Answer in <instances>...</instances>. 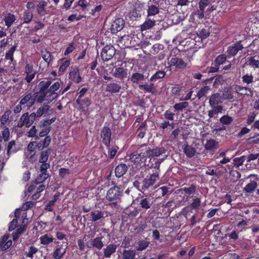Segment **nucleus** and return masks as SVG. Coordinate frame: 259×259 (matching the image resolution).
Here are the masks:
<instances>
[{"label":"nucleus","mask_w":259,"mask_h":259,"mask_svg":"<svg viewBox=\"0 0 259 259\" xmlns=\"http://www.w3.org/2000/svg\"><path fill=\"white\" fill-rule=\"evenodd\" d=\"M51 83L52 81L49 80L41 81L39 83V91L35 92L38 93L37 102L41 103L46 101L49 103L57 98V94L56 91L59 89L60 83L59 82H56L51 85Z\"/></svg>","instance_id":"1"},{"label":"nucleus","mask_w":259,"mask_h":259,"mask_svg":"<svg viewBox=\"0 0 259 259\" xmlns=\"http://www.w3.org/2000/svg\"><path fill=\"white\" fill-rule=\"evenodd\" d=\"M148 157H149V155L146 144L139 145L135 151L129 154L131 161L140 166L145 165Z\"/></svg>","instance_id":"2"},{"label":"nucleus","mask_w":259,"mask_h":259,"mask_svg":"<svg viewBox=\"0 0 259 259\" xmlns=\"http://www.w3.org/2000/svg\"><path fill=\"white\" fill-rule=\"evenodd\" d=\"M123 195L121 188L116 186L110 188L107 192L106 199L111 202L109 205L112 208H116L117 203L121 202V197Z\"/></svg>","instance_id":"3"},{"label":"nucleus","mask_w":259,"mask_h":259,"mask_svg":"<svg viewBox=\"0 0 259 259\" xmlns=\"http://www.w3.org/2000/svg\"><path fill=\"white\" fill-rule=\"evenodd\" d=\"M160 0H149L147 4V16L150 18L160 13L162 9L160 6Z\"/></svg>","instance_id":"4"},{"label":"nucleus","mask_w":259,"mask_h":259,"mask_svg":"<svg viewBox=\"0 0 259 259\" xmlns=\"http://www.w3.org/2000/svg\"><path fill=\"white\" fill-rule=\"evenodd\" d=\"M34 116V112L30 114L28 112L23 114L18 121L17 126L18 127H22L24 126L26 127H30L36 120Z\"/></svg>","instance_id":"5"},{"label":"nucleus","mask_w":259,"mask_h":259,"mask_svg":"<svg viewBox=\"0 0 259 259\" xmlns=\"http://www.w3.org/2000/svg\"><path fill=\"white\" fill-rule=\"evenodd\" d=\"M76 103L78 105L79 110L85 114H89L90 106L92 104V99L90 94L85 98H79L76 99Z\"/></svg>","instance_id":"6"},{"label":"nucleus","mask_w":259,"mask_h":259,"mask_svg":"<svg viewBox=\"0 0 259 259\" xmlns=\"http://www.w3.org/2000/svg\"><path fill=\"white\" fill-rule=\"evenodd\" d=\"M38 94L35 92L33 94L31 93L24 94L19 102L20 104L24 106V107L26 106L27 108H30L34 104L35 101H36L38 98Z\"/></svg>","instance_id":"7"},{"label":"nucleus","mask_w":259,"mask_h":259,"mask_svg":"<svg viewBox=\"0 0 259 259\" xmlns=\"http://www.w3.org/2000/svg\"><path fill=\"white\" fill-rule=\"evenodd\" d=\"M159 179V173L156 172L150 176H147L142 181V189L144 191L148 190Z\"/></svg>","instance_id":"8"},{"label":"nucleus","mask_w":259,"mask_h":259,"mask_svg":"<svg viewBox=\"0 0 259 259\" xmlns=\"http://www.w3.org/2000/svg\"><path fill=\"white\" fill-rule=\"evenodd\" d=\"M115 53L116 50L113 45H107L103 48L101 56L103 61H107L113 57Z\"/></svg>","instance_id":"9"},{"label":"nucleus","mask_w":259,"mask_h":259,"mask_svg":"<svg viewBox=\"0 0 259 259\" xmlns=\"http://www.w3.org/2000/svg\"><path fill=\"white\" fill-rule=\"evenodd\" d=\"M244 40H239L228 47L227 53L229 58L235 56L239 51L244 48L243 42Z\"/></svg>","instance_id":"10"},{"label":"nucleus","mask_w":259,"mask_h":259,"mask_svg":"<svg viewBox=\"0 0 259 259\" xmlns=\"http://www.w3.org/2000/svg\"><path fill=\"white\" fill-rule=\"evenodd\" d=\"M126 62H123L120 66L118 67H114L115 70L113 73V76L120 80L126 78L127 76L128 72L127 68H124V67L126 66Z\"/></svg>","instance_id":"11"},{"label":"nucleus","mask_w":259,"mask_h":259,"mask_svg":"<svg viewBox=\"0 0 259 259\" xmlns=\"http://www.w3.org/2000/svg\"><path fill=\"white\" fill-rule=\"evenodd\" d=\"M101 138L103 144L106 146L109 147V144L111 143L112 132L108 126H104L101 131Z\"/></svg>","instance_id":"12"},{"label":"nucleus","mask_w":259,"mask_h":259,"mask_svg":"<svg viewBox=\"0 0 259 259\" xmlns=\"http://www.w3.org/2000/svg\"><path fill=\"white\" fill-rule=\"evenodd\" d=\"M124 26V21L122 18L116 19L112 22L110 26V30L112 33H116L122 30Z\"/></svg>","instance_id":"13"},{"label":"nucleus","mask_w":259,"mask_h":259,"mask_svg":"<svg viewBox=\"0 0 259 259\" xmlns=\"http://www.w3.org/2000/svg\"><path fill=\"white\" fill-rule=\"evenodd\" d=\"M163 65H157V71L150 77L149 81L152 82H155L156 81L163 78L166 76V71L162 70Z\"/></svg>","instance_id":"14"},{"label":"nucleus","mask_w":259,"mask_h":259,"mask_svg":"<svg viewBox=\"0 0 259 259\" xmlns=\"http://www.w3.org/2000/svg\"><path fill=\"white\" fill-rule=\"evenodd\" d=\"M48 3L44 1L38 2L36 5L37 13L40 16H44L50 13L47 7Z\"/></svg>","instance_id":"15"},{"label":"nucleus","mask_w":259,"mask_h":259,"mask_svg":"<svg viewBox=\"0 0 259 259\" xmlns=\"http://www.w3.org/2000/svg\"><path fill=\"white\" fill-rule=\"evenodd\" d=\"M69 78L75 83H79L81 80V77L79 74V69L77 67H71Z\"/></svg>","instance_id":"16"},{"label":"nucleus","mask_w":259,"mask_h":259,"mask_svg":"<svg viewBox=\"0 0 259 259\" xmlns=\"http://www.w3.org/2000/svg\"><path fill=\"white\" fill-rule=\"evenodd\" d=\"M149 157H158L160 155L166 152L165 149L163 147H156L155 148L151 149L147 146Z\"/></svg>","instance_id":"17"},{"label":"nucleus","mask_w":259,"mask_h":259,"mask_svg":"<svg viewBox=\"0 0 259 259\" xmlns=\"http://www.w3.org/2000/svg\"><path fill=\"white\" fill-rule=\"evenodd\" d=\"M128 167L125 163H120L115 168V175L117 178L122 177L127 171Z\"/></svg>","instance_id":"18"},{"label":"nucleus","mask_w":259,"mask_h":259,"mask_svg":"<svg viewBox=\"0 0 259 259\" xmlns=\"http://www.w3.org/2000/svg\"><path fill=\"white\" fill-rule=\"evenodd\" d=\"M12 245V241L11 239H9V236L4 235L0 240V248L3 251L7 250Z\"/></svg>","instance_id":"19"},{"label":"nucleus","mask_w":259,"mask_h":259,"mask_svg":"<svg viewBox=\"0 0 259 259\" xmlns=\"http://www.w3.org/2000/svg\"><path fill=\"white\" fill-rule=\"evenodd\" d=\"M121 89V85L116 82H111L107 84L106 92L110 94H116L118 93Z\"/></svg>","instance_id":"20"},{"label":"nucleus","mask_w":259,"mask_h":259,"mask_svg":"<svg viewBox=\"0 0 259 259\" xmlns=\"http://www.w3.org/2000/svg\"><path fill=\"white\" fill-rule=\"evenodd\" d=\"M222 103V98L219 93H216L212 94L209 98V104L210 107L215 106Z\"/></svg>","instance_id":"21"},{"label":"nucleus","mask_w":259,"mask_h":259,"mask_svg":"<svg viewBox=\"0 0 259 259\" xmlns=\"http://www.w3.org/2000/svg\"><path fill=\"white\" fill-rule=\"evenodd\" d=\"M147 77L148 76H146L143 73L135 72L133 73L129 79L133 83L138 84Z\"/></svg>","instance_id":"22"},{"label":"nucleus","mask_w":259,"mask_h":259,"mask_svg":"<svg viewBox=\"0 0 259 259\" xmlns=\"http://www.w3.org/2000/svg\"><path fill=\"white\" fill-rule=\"evenodd\" d=\"M183 149L184 153L188 158L193 157L196 152V149L188 144H184Z\"/></svg>","instance_id":"23"},{"label":"nucleus","mask_w":259,"mask_h":259,"mask_svg":"<svg viewBox=\"0 0 259 259\" xmlns=\"http://www.w3.org/2000/svg\"><path fill=\"white\" fill-rule=\"evenodd\" d=\"M142 7L140 5L135 6L130 12V17L132 19L136 20L139 17H141L142 15Z\"/></svg>","instance_id":"24"},{"label":"nucleus","mask_w":259,"mask_h":259,"mask_svg":"<svg viewBox=\"0 0 259 259\" xmlns=\"http://www.w3.org/2000/svg\"><path fill=\"white\" fill-rule=\"evenodd\" d=\"M117 246L114 244H110L104 249V256L106 258H109L111 255L115 252Z\"/></svg>","instance_id":"25"},{"label":"nucleus","mask_w":259,"mask_h":259,"mask_svg":"<svg viewBox=\"0 0 259 259\" xmlns=\"http://www.w3.org/2000/svg\"><path fill=\"white\" fill-rule=\"evenodd\" d=\"M257 186V182L251 180L250 183H248L243 188V191L246 193L252 194L255 191Z\"/></svg>","instance_id":"26"},{"label":"nucleus","mask_w":259,"mask_h":259,"mask_svg":"<svg viewBox=\"0 0 259 259\" xmlns=\"http://www.w3.org/2000/svg\"><path fill=\"white\" fill-rule=\"evenodd\" d=\"M156 21L148 18L143 24L141 25V30L143 31L148 30L155 25Z\"/></svg>","instance_id":"27"},{"label":"nucleus","mask_w":259,"mask_h":259,"mask_svg":"<svg viewBox=\"0 0 259 259\" xmlns=\"http://www.w3.org/2000/svg\"><path fill=\"white\" fill-rule=\"evenodd\" d=\"M3 20L5 25L9 28L16 20V17L14 14L9 13L5 15Z\"/></svg>","instance_id":"28"},{"label":"nucleus","mask_w":259,"mask_h":259,"mask_svg":"<svg viewBox=\"0 0 259 259\" xmlns=\"http://www.w3.org/2000/svg\"><path fill=\"white\" fill-rule=\"evenodd\" d=\"M218 143L213 139H209L206 141L204 145L205 150L214 151L218 147Z\"/></svg>","instance_id":"29"},{"label":"nucleus","mask_w":259,"mask_h":259,"mask_svg":"<svg viewBox=\"0 0 259 259\" xmlns=\"http://www.w3.org/2000/svg\"><path fill=\"white\" fill-rule=\"evenodd\" d=\"M136 251L134 249L124 250L122 253V259H135Z\"/></svg>","instance_id":"30"},{"label":"nucleus","mask_w":259,"mask_h":259,"mask_svg":"<svg viewBox=\"0 0 259 259\" xmlns=\"http://www.w3.org/2000/svg\"><path fill=\"white\" fill-rule=\"evenodd\" d=\"M108 149V153L109 158L110 159H113L116 155L117 151L119 149L118 147L115 145L111 146L110 144H109V147H106Z\"/></svg>","instance_id":"31"},{"label":"nucleus","mask_w":259,"mask_h":259,"mask_svg":"<svg viewBox=\"0 0 259 259\" xmlns=\"http://www.w3.org/2000/svg\"><path fill=\"white\" fill-rule=\"evenodd\" d=\"M33 18V13L30 10H26L24 12L22 20L23 21V23L29 24L30 23Z\"/></svg>","instance_id":"32"},{"label":"nucleus","mask_w":259,"mask_h":259,"mask_svg":"<svg viewBox=\"0 0 259 259\" xmlns=\"http://www.w3.org/2000/svg\"><path fill=\"white\" fill-rule=\"evenodd\" d=\"M139 205L142 208L147 210L151 207V200L149 198L143 197L139 202Z\"/></svg>","instance_id":"33"},{"label":"nucleus","mask_w":259,"mask_h":259,"mask_svg":"<svg viewBox=\"0 0 259 259\" xmlns=\"http://www.w3.org/2000/svg\"><path fill=\"white\" fill-rule=\"evenodd\" d=\"M234 89L235 90V92L241 95H245L246 94V93L244 92V91H248L250 93H252L253 91L251 88L247 87H242L239 85H236L234 87Z\"/></svg>","instance_id":"34"},{"label":"nucleus","mask_w":259,"mask_h":259,"mask_svg":"<svg viewBox=\"0 0 259 259\" xmlns=\"http://www.w3.org/2000/svg\"><path fill=\"white\" fill-rule=\"evenodd\" d=\"M49 109V106L48 105H44L40 107L37 110L36 112H34L35 118L36 119L40 117L44 113H46Z\"/></svg>","instance_id":"35"},{"label":"nucleus","mask_w":259,"mask_h":259,"mask_svg":"<svg viewBox=\"0 0 259 259\" xmlns=\"http://www.w3.org/2000/svg\"><path fill=\"white\" fill-rule=\"evenodd\" d=\"M196 186L192 184L189 187H184L179 190L180 192H185L189 196L195 193L196 191Z\"/></svg>","instance_id":"36"},{"label":"nucleus","mask_w":259,"mask_h":259,"mask_svg":"<svg viewBox=\"0 0 259 259\" xmlns=\"http://www.w3.org/2000/svg\"><path fill=\"white\" fill-rule=\"evenodd\" d=\"M103 236L98 237L94 239L91 243V246L97 248L98 250H100L103 246V243L102 241Z\"/></svg>","instance_id":"37"},{"label":"nucleus","mask_w":259,"mask_h":259,"mask_svg":"<svg viewBox=\"0 0 259 259\" xmlns=\"http://www.w3.org/2000/svg\"><path fill=\"white\" fill-rule=\"evenodd\" d=\"M52 152L51 148H48L46 150L42 151L40 153V158L39 159V162H45L48 160L49 156Z\"/></svg>","instance_id":"38"},{"label":"nucleus","mask_w":259,"mask_h":259,"mask_svg":"<svg viewBox=\"0 0 259 259\" xmlns=\"http://www.w3.org/2000/svg\"><path fill=\"white\" fill-rule=\"evenodd\" d=\"M90 214L92 220L94 222H96L104 217V212L98 210L91 211Z\"/></svg>","instance_id":"39"},{"label":"nucleus","mask_w":259,"mask_h":259,"mask_svg":"<svg viewBox=\"0 0 259 259\" xmlns=\"http://www.w3.org/2000/svg\"><path fill=\"white\" fill-rule=\"evenodd\" d=\"M41 54L42 59L46 62L47 63L48 66H49L51 61L52 60V57L51 53L46 49H44L41 50Z\"/></svg>","instance_id":"40"},{"label":"nucleus","mask_w":259,"mask_h":259,"mask_svg":"<svg viewBox=\"0 0 259 259\" xmlns=\"http://www.w3.org/2000/svg\"><path fill=\"white\" fill-rule=\"evenodd\" d=\"M51 141V137L50 136H46L42 141H39L38 144V149L42 150L44 148L48 147Z\"/></svg>","instance_id":"41"},{"label":"nucleus","mask_w":259,"mask_h":259,"mask_svg":"<svg viewBox=\"0 0 259 259\" xmlns=\"http://www.w3.org/2000/svg\"><path fill=\"white\" fill-rule=\"evenodd\" d=\"M150 242L142 240L137 242V246H136V249L138 251H143L145 250L149 246Z\"/></svg>","instance_id":"42"},{"label":"nucleus","mask_w":259,"mask_h":259,"mask_svg":"<svg viewBox=\"0 0 259 259\" xmlns=\"http://www.w3.org/2000/svg\"><path fill=\"white\" fill-rule=\"evenodd\" d=\"M201 205L200 197H196L192 199V202L189 204V206L192 209L198 210Z\"/></svg>","instance_id":"43"},{"label":"nucleus","mask_w":259,"mask_h":259,"mask_svg":"<svg viewBox=\"0 0 259 259\" xmlns=\"http://www.w3.org/2000/svg\"><path fill=\"white\" fill-rule=\"evenodd\" d=\"M65 254V248L63 247V245L60 247H57L54 252L53 256L55 259H60Z\"/></svg>","instance_id":"44"},{"label":"nucleus","mask_w":259,"mask_h":259,"mask_svg":"<svg viewBox=\"0 0 259 259\" xmlns=\"http://www.w3.org/2000/svg\"><path fill=\"white\" fill-rule=\"evenodd\" d=\"M255 56H250L247 58L248 65L254 69L259 68V60L255 59Z\"/></svg>","instance_id":"45"},{"label":"nucleus","mask_w":259,"mask_h":259,"mask_svg":"<svg viewBox=\"0 0 259 259\" xmlns=\"http://www.w3.org/2000/svg\"><path fill=\"white\" fill-rule=\"evenodd\" d=\"M226 59L227 57L225 55H219L215 58L214 61L212 62V64H216L218 66H220L221 65L223 64L226 62Z\"/></svg>","instance_id":"46"},{"label":"nucleus","mask_w":259,"mask_h":259,"mask_svg":"<svg viewBox=\"0 0 259 259\" xmlns=\"http://www.w3.org/2000/svg\"><path fill=\"white\" fill-rule=\"evenodd\" d=\"M210 90V88L208 86L206 85L202 87L197 92V97L198 99H201L205 96Z\"/></svg>","instance_id":"47"},{"label":"nucleus","mask_w":259,"mask_h":259,"mask_svg":"<svg viewBox=\"0 0 259 259\" xmlns=\"http://www.w3.org/2000/svg\"><path fill=\"white\" fill-rule=\"evenodd\" d=\"M246 156H242L239 157L234 158L233 160V165L234 166H236V167H239L240 166L242 165L243 162L246 160Z\"/></svg>","instance_id":"48"},{"label":"nucleus","mask_w":259,"mask_h":259,"mask_svg":"<svg viewBox=\"0 0 259 259\" xmlns=\"http://www.w3.org/2000/svg\"><path fill=\"white\" fill-rule=\"evenodd\" d=\"M139 87L140 89L143 90L147 92L151 93L154 89V82H151L150 84L146 83L143 84H139Z\"/></svg>","instance_id":"49"},{"label":"nucleus","mask_w":259,"mask_h":259,"mask_svg":"<svg viewBox=\"0 0 259 259\" xmlns=\"http://www.w3.org/2000/svg\"><path fill=\"white\" fill-rule=\"evenodd\" d=\"M253 78L252 74L247 73L242 76V80L244 83L249 85L253 82Z\"/></svg>","instance_id":"50"},{"label":"nucleus","mask_w":259,"mask_h":259,"mask_svg":"<svg viewBox=\"0 0 259 259\" xmlns=\"http://www.w3.org/2000/svg\"><path fill=\"white\" fill-rule=\"evenodd\" d=\"M48 177L49 174L47 172H41L35 180V184H38L44 182Z\"/></svg>","instance_id":"51"},{"label":"nucleus","mask_w":259,"mask_h":259,"mask_svg":"<svg viewBox=\"0 0 259 259\" xmlns=\"http://www.w3.org/2000/svg\"><path fill=\"white\" fill-rule=\"evenodd\" d=\"M38 251V249L37 248L34 247V246H30L28 248V251L26 252L25 253L26 256L32 259L33 257V255L37 252Z\"/></svg>","instance_id":"52"},{"label":"nucleus","mask_w":259,"mask_h":259,"mask_svg":"<svg viewBox=\"0 0 259 259\" xmlns=\"http://www.w3.org/2000/svg\"><path fill=\"white\" fill-rule=\"evenodd\" d=\"M11 114V111L10 110H7L4 112L1 118L2 124L5 125L8 121Z\"/></svg>","instance_id":"53"},{"label":"nucleus","mask_w":259,"mask_h":259,"mask_svg":"<svg viewBox=\"0 0 259 259\" xmlns=\"http://www.w3.org/2000/svg\"><path fill=\"white\" fill-rule=\"evenodd\" d=\"M40 126L42 127V129L39 133V137H43L45 136H47V135L51 131V126L45 125L44 123H42V124L40 125Z\"/></svg>","instance_id":"54"},{"label":"nucleus","mask_w":259,"mask_h":259,"mask_svg":"<svg viewBox=\"0 0 259 259\" xmlns=\"http://www.w3.org/2000/svg\"><path fill=\"white\" fill-rule=\"evenodd\" d=\"M89 90V88L87 87H84L81 88L78 92L77 93L76 96H78L77 98H85L88 96V92Z\"/></svg>","instance_id":"55"},{"label":"nucleus","mask_w":259,"mask_h":259,"mask_svg":"<svg viewBox=\"0 0 259 259\" xmlns=\"http://www.w3.org/2000/svg\"><path fill=\"white\" fill-rule=\"evenodd\" d=\"M41 244L48 245L53 242L54 238L50 237L48 234L44 235L40 237Z\"/></svg>","instance_id":"56"},{"label":"nucleus","mask_w":259,"mask_h":259,"mask_svg":"<svg viewBox=\"0 0 259 259\" xmlns=\"http://www.w3.org/2000/svg\"><path fill=\"white\" fill-rule=\"evenodd\" d=\"M210 34V31L208 28H202L197 33L198 36L201 39L206 38Z\"/></svg>","instance_id":"57"},{"label":"nucleus","mask_w":259,"mask_h":259,"mask_svg":"<svg viewBox=\"0 0 259 259\" xmlns=\"http://www.w3.org/2000/svg\"><path fill=\"white\" fill-rule=\"evenodd\" d=\"M17 46H14L12 47L6 53L5 56V59L7 60H9L11 62L13 61V54L14 52L16 50Z\"/></svg>","instance_id":"58"},{"label":"nucleus","mask_w":259,"mask_h":259,"mask_svg":"<svg viewBox=\"0 0 259 259\" xmlns=\"http://www.w3.org/2000/svg\"><path fill=\"white\" fill-rule=\"evenodd\" d=\"M233 120V118L227 115H223L220 118V121L223 124L229 125L231 124Z\"/></svg>","instance_id":"59"},{"label":"nucleus","mask_w":259,"mask_h":259,"mask_svg":"<svg viewBox=\"0 0 259 259\" xmlns=\"http://www.w3.org/2000/svg\"><path fill=\"white\" fill-rule=\"evenodd\" d=\"M189 103L187 102H183L179 103H176L174 106V109L177 111H182L183 109L188 107Z\"/></svg>","instance_id":"60"},{"label":"nucleus","mask_w":259,"mask_h":259,"mask_svg":"<svg viewBox=\"0 0 259 259\" xmlns=\"http://www.w3.org/2000/svg\"><path fill=\"white\" fill-rule=\"evenodd\" d=\"M256 114L254 112H251L247 115V118L246 120V124L248 125L253 123Z\"/></svg>","instance_id":"61"},{"label":"nucleus","mask_w":259,"mask_h":259,"mask_svg":"<svg viewBox=\"0 0 259 259\" xmlns=\"http://www.w3.org/2000/svg\"><path fill=\"white\" fill-rule=\"evenodd\" d=\"M162 207H163L164 208L166 209L167 211L169 213H170L175 207V202L174 200H170L165 204H163Z\"/></svg>","instance_id":"62"},{"label":"nucleus","mask_w":259,"mask_h":259,"mask_svg":"<svg viewBox=\"0 0 259 259\" xmlns=\"http://www.w3.org/2000/svg\"><path fill=\"white\" fill-rule=\"evenodd\" d=\"M2 138L4 141L7 142L10 137V131L8 127L4 126L2 131Z\"/></svg>","instance_id":"63"},{"label":"nucleus","mask_w":259,"mask_h":259,"mask_svg":"<svg viewBox=\"0 0 259 259\" xmlns=\"http://www.w3.org/2000/svg\"><path fill=\"white\" fill-rule=\"evenodd\" d=\"M169 189V187H168L167 186H162L159 188H158L156 190L157 193H159L161 196H164L167 194H168V192L170 194L171 192L168 191Z\"/></svg>","instance_id":"64"}]
</instances>
